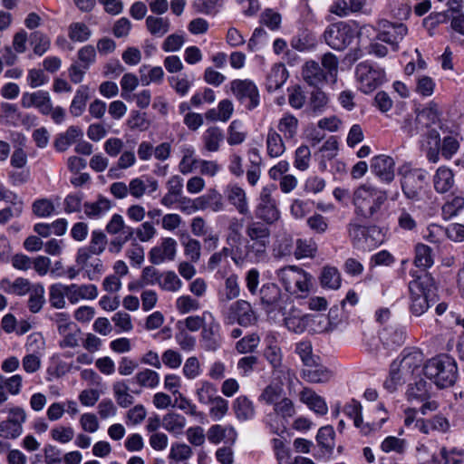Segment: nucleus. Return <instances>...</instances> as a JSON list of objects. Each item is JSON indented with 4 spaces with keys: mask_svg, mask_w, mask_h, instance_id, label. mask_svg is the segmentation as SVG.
Returning a JSON list of instances; mask_svg holds the SVG:
<instances>
[{
    "mask_svg": "<svg viewBox=\"0 0 464 464\" xmlns=\"http://www.w3.org/2000/svg\"><path fill=\"white\" fill-rule=\"evenodd\" d=\"M300 401L317 414L324 415L328 411L325 401L310 388H304L300 394Z\"/></svg>",
    "mask_w": 464,
    "mask_h": 464,
    "instance_id": "27",
    "label": "nucleus"
},
{
    "mask_svg": "<svg viewBox=\"0 0 464 464\" xmlns=\"http://www.w3.org/2000/svg\"><path fill=\"white\" fill-rule=\"evenodd\" d=\"M223 316L227 324L237 323L244 327L254 325L258 320L257 314L252 304L243 299L232 303L223 312Z\"/></svg>",
    "mask_w": 464,
    "mask_h": 464,
    "instance_id": "8",
    "label": "nucleus"
},
{
    "mask_svg": "<svg viewBox=\"0 0 464 464\" xmlns=\"http://www.w3.org/2000/svg\"><path fill=\"white\" fill-rule=\"evenodd\" d=\"M387 199L386 190L368 183L360 185L353 194L355 213L364 219L374 218Z\"/></svg>",
    "mask_w": 464,
    "mask_h": 464,
    "instance_id": "1",
    "label": "nucleus"
},
{
    "mask_svg": "<svg viewBox=\"0 0 464 464\" xmlns=\"http://www.w3.org/2000/svg\"><path fill=\"white\" fill-rule=\"evenodd\" d=\"M134 381L140 387L154 389L160 383V375L157 372L146 368L136 373Z\"/></svg>",
    "mask_w": 464,
    "mask_h": 464,
    "instance_id": "56",
    "label": "nucleus"
},
{
    "mask_svg": "<svg viewBox=\"0 0 464 464\" xmlns=\"http://www.w3.org/2000/svg\"><path fill=\"white\" fill-rule=\"evenodd\" d=\"M67 285L62 283H56L49 287V302L52 307L55 309H63L66 305Z\"/></svg>",
    "mask_w": 464,
    "mask_h": 464,
    "instance_id": "43",
    "label": "nucleus"
},
{
    "mask_svg": "<svg viewBox=\"0 0 464 464\" xmlns=\"http://www.w3.org/2000/svg\"><path fill=\"white\" fill-rule=\"evenodd\" d=\"M434 188L439 193L448 192L454 185V174L446 167H440L433 178Z\"/></svg>",
    "mask_w": 464,
    "mask_h": 464,
    "instance_id": "32",
    "label": "nucleus"
},
{
    "mask_svg": "<svg viewBox=\"0 0 464 464\" xmlns=\"http://www.w3.org/2000/svg\"><path fill=\"white\" fill-rule=\"evenodd\" d=\"M107 244V237L103 232L98 230L92 231L90 246L78 250L79 260L83 263L88 257V254L101 255L105 250Z\"/></svg>",
    "mask_w": 464,
    "mask_h": 464,
    "instance_id": "26",
    "label": "nucleus"
},
{
    "mask_svg": "<svg viewBox=\"0 0 464 464\" xmlns=\"http://www.w3.org/2000/svg\"><path fill=\"white\" fill-rule=\"evenodd\" d=\"M158 189L157 179L151 177H139L130 180L128 191L132 198L140 199L144 195L154 193Z\"/></svg>",
    "mask_w": 464,
    "mask_h": 464,
    "instance_id": "22",
    "label": "nucleus"
},
{
    "mask_svg": "<svg viewBox=\"0 0 464 464\" xmlns=\"http://www.w3.org/2000/svg\"><path fill=\"white\" fill-rule=\"evenodd\" d=\"M356 78L360 89L364 93H370L385 81V72L367 63H361L356 66Z\"/></svg>",
    "mask_w": 464,
    "mask_h": 464,
    "instance_id": "10",
    "label": "nucleus"
},
{
    "mask_svg": "<svg viewBox=\"0 0 464 464\" xmlns=\"http://www.w3.org/2000/svg\"><path fill=\"white\" fill-rule=\"evenodd\" d=\"M234 411L237 418L241 420H246L255 415V409L252 401L246 396H239L234 402Z\"/></svg>",
    "mask_w": 464,
    "mask_h": 464,
    "instance_id": "51",
    "label": "nucleus"
},
{
    "mask_svg": "<svg viewBox=\"0 0 464 464\" xmlns=\"http://www.w3.org/2000/svg\"><path fill=\"white\" fill-rule=\"evenodd\" d=\"M177 241L172 237H165L159 246L150 251V261L154 265H160L166 261H172L177 254Z\"/></svg>",
    "mask_w": 464,
    "mask_h": 464,
    "instance_id": "18",
    "label": "nucleus"
},
{
    "mask_svg": "<svg viewBox=\"0 0 464 464\" xmlns=\"http://www.w3.org/2000/svg\"><path fill=\"white\" fill-rule=\"evenodd\" d=\"M89 99V88L87 86H81L72 101L70 106V112L72 115L78 117L82 115L86 107V102Z\"/></svg>",
    "mask_w": 464,
    "mask_h": 464,
    "instance_id": "54",
    "label": "nucleus"
},
{
    "mask_svg": "<svg viewBox=\"0 0 464 464\" xmlns=\"http://www.w3.org/2000/svg\"><path fill=\"white\" fill-rule=\"evenodd\" d=\"M67 299L75 304L82 300H93L98 296L96 285L71 284L67 285Z\"/></svg>",
    "mask_w": 464,
    "mask_h": 464,
    "instance_id": "24",
    "label": "nucleus"
},
{
    "mask_svg": "<svg viewBox=\"0 0 464 464\" xmlns=\"http://www.w3.org/2000/svg\"><path fill=\"white\" fill-rule=\"evenodd\" d=\"M195 150L192 147L182 149V159L179 164L180 173L186 175L191 173L198 160L194 158Z\"/></svg>",
    "mask_w": 464,
    "mask_h": 464,
    "instance_id": "62",
    "label": "nucleus"
},
{
    "mask_svg": "<svg viewBox=\"0 0 464 464\" xmlns=\"http://www.w3.org/2000/svg\"><path fill=\"white\" fill-rule=\"evenodd\" d=\"M317 250L316 243L313 239H297L295 256L297 259L313 257Z\"/></svg>",
    "mask_w": 464,
    "mask_h": 464,
    "instance_id": "64",
    "label": "nucleus"
},
{
    "mask_svg": "<svg viewBox=\"0 0 464 464\" xmlns=\"http://www.w3.org/2000/svg\"><path fill=\"white\" fill-rule=\"evenodd\" d=\"M184 179L179 175L171 176L166 182V194L160 198V204L171 208L183 195Z\"/></svg>",
    "mask_w": 464,
    "mask_h": 464,
    "instance_id": "23",
    "label": "nucleus"
},
{
    "mask_svg": "<svg viewBox=\"0 0 464 464\" xmlns=\"http://www.w3.org/2000/svg\"><path fill=\"white\" fill-rule=\"evenodd\" d=\"M295 353L299 356L305 367H313L316 365L319 359L313 353V345L310 341H301L295 343Z\"/></svg>",
    "mask_w": 464,
    "mask_h": 464,
    "instance_id": "42",
    "label": "nucleus"
},
{
    "mask_svg": "<svg viewBox=\"0 0 464 464\" xmlns=\"http://www.w3.org/2000/svg\"><path fill=\"white\" fill-rule=\"evenodd\" d=\"M129 386L125 381L115 382L112 385L113 395L119 406L127 408L134 402V397L129 392Z\"/></svg>",
    "mask_w": 464,
    "mask_h": 464,
    "instance_id": "46",
    "label": "nucleus"
},
{
    "mask_svg": "<svg viewBox=\"0 0 464 464\" xmlns=\"http://www.w3.org/2000/svg\"><path fill=\"white\" fill-rule=\"evenodd\" d=\"M276 277L286 292L303 296L310 290L311 276L296 266H286L276 271Z\"/></svg>",
    "mask_w": 464,
    "mask_h": 464,
    "instance_id": "5",
    "label": "nucleus"
},
{
    "mask_svg": "<svg viewBox=\"0 0 464 464\" xmlns=\"http://www.w3.org/2000/svg\"><path fill=\"white\" fill-rule=\"evenodd\" d=\"M285 325L289 331H292L295 334L303 333L308 322L310 321V315L302 314L300 311L296 309H292L289 314L285 317Z\"/></svg>",
    "mask_w": 464,
    "mask_h": 464,
    "instance_id": "36",
    "label": "nucleus"
},
{
    "mask_svg": "<svg viewBox=\"0 0 464 464\" xmlns=\"http://www.w3.org/2000/svg\"><path fill=\"white\" fill-rule=\"evenodd\" d=\"M304 80L312 86L319 87L327 80V73L321 68L318 63L308 61L304 63L302 70Z\"/></svg>",
    "mask_w": 464,
    "mask_h": 464,
    "instance_id": "25",
    "label": "nucleus"
},
{
    "mask_svg": "<svg viewBox=\"0 0 464 464\" xmlns=\"http://www.w3.org/2000/svg\"><path fill=\"white\" fill-rule=\"evenodd\" d=\"M175 205L181 213L186 215H191L198 210H204V206L201 205L200 197L197 198H190L182 195Z\"/></svg>",
    "mask_w": 464,
    "mask_h": 464,
    "instance_id": "58",
    "label": "nucleus"
},
{
    "mask_svg": "<svg viewBox=\"0 0 464 464\" xmlns=\"http://www.w3.org/2000/svg\"><path fill=\"white\" fill-rule=\"evenodd\" d=\"M260 303L266 314L276 310H282V293L274 283L264 284L259 291Z\"/></svg>",
    "mask_w": 464,
    "mask_h": 464,
    "instance_id": "15",
    "label": "nucleus"
},
{
    "mask_svg": "<svg viewBox=\"0 0 464 464\" xmlns=\"http://www.w3.org/2000/svg\"><path fill=\"white\" fill-rule=\"evenodd\" d=\"M92 254H88V257L82 263L79 260V252H77L76 262L82 269H84L87 273L88 278L90 280H94L99 275L102 273L103 265L101 259L99 258H91Z\"/></svg>",
    "mask_w": 464,
    "mask_h": 464,
    "instance_id": "55",
    "label": "nucleus"
},
{
    "mask_svg": "<svg viewBox=\"0 0 464 464\" xmlns=\"http://www.w3.org/2000/svg\"><path fill=\"white\" fill-rule=\"evenodd\" d=\"M21 105L24 108H37L40 112L48 115L52 111V102L47 92L38 91L34 92H24L21 98Z\"/></svg>",
    "mask_w": 464,
    "mask_h": 464,
    "instance_id": "19",
    "label": "nucleus"
},
{
    "mask_svg": "<svg viewBox=\"0 0 464 464\" xmlns=\"http://www.w3.org/2000/svg\"><path fill=\"white\" fill-rule=\"evenodd\" d=\"M428 385V382L424 380L410 384L406 393L408 401L411 403H417L430 399V393Z\"/></svg>",
    "mask_w": 464,
    "mask_h": 464,
    "instance_id": "37",
    "label": "nucleus"
},
{
    "mask_svg": "<svg viewBox=\"0 0 464 464\" xmlns=\"http://www.w3.org/2000/svg\"><path fill=\"white\" fill-rule=\"evenodd\" d=\"M322 287L337 290L341 286L342 279L338 269L334 266H326L323 267L320 276Z\"/></svg>",
    "mask_w": 464,
    "mask_h": 464,
    "instance_id": "39",
    "label": "nucleus"
},
{
    "mask_svg": "<svg viewBox=\"0 0 464 464\" xmlns=\"http://www.w3.org/2000/svg\"><path fill=\"white\" fill-rule=\"evenodd\" d=\"M378 39L392 46L394 51L398 50V44L407 34L408 29L403 24H393L387 20H382L378 24Z\"/></svg>",
    "mask_w": 464,
    "mask_h": 464,
    "instance_id": "13",
    "label": "nucleus"
},
{
    "mask_svg": "<svg viewBox=\"0 0 464 464\" xmlns=\"http://www.w3.org/2000/svg\"><path fill=\"white\" fill-rule=\"evenodd\" d=\"M395 368L394 361L391 365L390 375L384 382V387L391 392H394L398 386L413 379L411 375H404L400 368L397 370Z\"/></svg>",
    "mask_w": 464,
    "mask_h": 464,
    "instance_id": "50",
    "label": "nucleus"
},
{
    "mask_svg": "<svg viewBox=\"0 0 464 464\" xmlns=\"http://www.w3.org/2000/svg\"><path fill=\"white\" fill-rule=\"evenodd\" d=\"M376 412L380 418L378 421H372V423H364L362 420V413L353 418L354 426L359 428L363 434H368L372 430H376L382 428L383 423L387 420V413L382 404L377 406Z\"/></svg>",
    "mask_w": 464,
    "mask_h": 464,
    "instance_id": "31",
    "label": "nucleus"
},
{
    "mask_svg": "<svg viewBox=\"0 0 464 464\" xmlns=\"http://www.w3.org/2000/svg\"><path fill=\"white\" fill-rule=\"evenodd\" d=\"M111 208V203L105 198H100L95 202H85L83 210L90 218H97L107 213Z\"/></svg>",
    "mask_w": 464,
    "mask_h": 464,
    "instance_id": "44",
    "label": "nucleus"
},
{
    "mask_svg": "<svg viewBox=\"0 0 464 464\" xmlns=\"http://www.w3.org/2000/svg\"><path fill=\"white\" fill-rule=\"evenodd\" d=\"M276 340L269 343L264 351V356L275 371H283V353L281 348L275 343Z\"/></svg>",
    "mask_w": 464,
    "mask_h": 464,
    "instance_id": "45",
    "label": "nucleus"
},
{
    "mask_svg": "<svg viewBox=\"0 0 464 464\" xmlns=\"http://www.w3.org/2000/svg\"><path fill=\"white\" fill-rule=\"evenodd\" d=\"M92 35L90 28L82 22L72 23L68 28V36L73 42H85Z\"/></svg>",
    "mask_w": 464,
    "mask_h": 464,
    "instance_id": "60",
    "label": "nucleus"
},
{
    "mask_svg": "<svg viewBox=\"0 0 464 464\" xmlns=\"http://www.w3.org/2000/svg\"><path fill=\"white\" fill-rule=\"evenodd\" d=\"M267 155L278 158L285 151V145L281 134L274 128H269L266 139Z\"/></svg>",
    "mask_w": 464,
    "mask_h": 464,
    "instance_id": "28",
    "label": "nucleus"
},
{
    "mask_svg": "<svg viewBox=\"0 0 464 464\" xmlns=\"http://www.w3.org/2000/svg\"><path fill=\"white\" fill-rule=\"evenodd\" d=\"M439 121V113L436 108L428 107L421 110L415 118V128L411 127L412 121L406 120L405 125L403 126L404 130L410 135L413 136L423 130L426 128H430L432 124H435Z\"/></svg>",
    "mask_w": 464,
    "mask_h": 464,
    "instance_id": "16",
    "label": "nucleus"
},
{
    "mask_svg": "<svg viewBox=\"0 0 464 464\" xmlns=\"http://www.w3.org/2000/svg\"><path fill=\"white\" fill-rule=\"evenodd\" d=\"M186 418L180 414L167 413L162 419V427L171 433L179 434L186 426Z\"/></svg>",
    "mask_w": 464,
    "mask_h": 464,
    "instance_id": "53",
    "label": "nucleus"
},
{
    "mask_svg": "<svg viewBox=\"0 0 464 464\" xmlns=\"http://www.w3.org/2000/svg\"><path fill=\"white\" fill-rule=\"evenodd\" d=\"M256 216L263 220L266 226L274 224L280 218V211L267 188H264L260 194V201L256 209Z\"/></svg>",
    "mask_w": 464,
    "mask_h": 464,
    "instance_id": "14",
    "label": "nucleus"
},
{
    "mask_svg": "<svg viewBox=\"0 0 464 464\" xmlns=\"http://www.w3.org/2000/svg\"><path fill=\"white\" fill-rule=\"evenodd\" d=\"M230 91L237 101L246 111H253L260 105V93L256 83L249 79H236L230 82Z\"/></svg>",
    "mask_w": 464,
    "mask_h": 464,
    "instance_id": "7",
    "label": "nucleus"
},
{
    "mask_svg": "<svg viewBox=\"0 0 464 464\" xmlns=\"http://www.w3.org/2000/svg\"><path fill=\"white\" fill-rule=\"evenodd\" d=\"M234 112V104L228 99L220 101L216 109H210L205 113L207 120L211 121H227Z\"/></svg>",
    "mask_w": 464,
    "mask_h": 464,
    "instance_id": "29",
    "label": "nucleus"
},
{
    "mask_svg": "<svg viewBox=\"0 0 464 464\" xmlns=\"http://www.w3.org/2000/svg\"><path fill=\"white\" fill-rule=\"evenodd\" d=\"M159 285L161 289L169 292H177L182 286V282L172 271L160 274Z\"/></svg>",
    "mask_w": 464,
    "mask_h": 464,
    "instance_id": "63",
    "label": "nucleus"
},
{
    "mask_svg": "<svg viewBox=\"0 0 464 464\" xmlns=\"http://www.w3.org/2000/svg\"><path fill=\"white\" fill-rule=\"evenodd\" d=\"M180 243L184 250V256L191 263H198L201 257V243L188 234H184L180 237Z\"/></svg>",
    "mask_w": 464,
    "mask_h": 464,
    "instance_id": "33",
    "label": "nucleus"
},
{
    "mask_svg": "<svg viewBox=\"0 0 464 464\" xmlns=\"http://www.w3.org/2000/svg\"><path fill=\"white\" fill-rule=\"evenodd\" d=\"M160 274L161 273H160L155 267L146 266L143 268L140 279L137 282L129 285V289L136 290L149 285H154L156 284L159 285Z\"/></svg>",
    "mask_w": 464,
    "mask_h": 464,
    "instance_id": "38",
    "label": "nucleus"
},
{
    "mask_svg": "<svg viewBox=\"0 0 464 464\" xmlns=\"http://www.w3.org/2000/svg\"><path fill=\"white\" fill-rule=\"evenodd\" d=\"M223 138V132L218 127L208 128L202 137L205 150L209 152L218 151Z\"/></svg>",
    "mask_w": 464,
    "mask_h": 464,
    "instance_id": "40",
    "label": "nucleus"
},
{
    "mask_svg": "<svg viewBox=\"0 0 464 464\" xmlns=\"http://www.w3.org/2000/svg\"><path fill=\"white\" fill-rule=\"evenodd\" d=\"M424 374L439 388H447L452 386L457 380V363L447 355L437 356L424 365Z\"/></svg>",
    "mask_w": 464,
    "mask_h": 464,
    "instance_id": "3",
    "label": "nucleus"
},
{
    "mask_svg": "<svg viewBox=\"0 0 464 464\" xmlns=\"http://www.w3.org/2000/svg\"><path fill=\"white\" fill-rule=\"evenodd\" d=\"M429 278H417L409 284L411 293V310L419 316L424 314L434 302L435 293L431 287H429Z\"/></svg>",
    "mask_w": 464,
    "mask_h": 464,
    "instance_id": "6",
    "label": "nucleus"
},
{
    "mask_svg": "<svg viewBox=\"0 0 464 464\" xmlns=\"http://www.w3.org/2000/svg\"><path fill=\"white\" fill-rule=\"evenodd\" d=\"M26 420V412L21 407H13L8 411L6 420L0 421V437L14 440L23 433V424Z\"/></svg>",
    "mask_w": 464,
    "mask_h": 464,
    "instance_id": "12",
    "label": "nucleus"
},
{
    "mask_svg": "<svg viewBox=\"0 0 464 464\" xmlns=\"http://www.w3.org/2000/svg\"><path fill=\"white\" fill-rule=\"evenodd\" d=\"M424 355L417 348L405 349L401 360L395 361V369L401 367L404 375H411L413 379L424 372Z\"/></svg>",
    "mask_w": 464,
    "mask_h": 464,
    "instance_id": "11",
    "label": "nucleus"
},
{
    "mask_svg": "<svg viewBox=\"0 0 464 464\" xmlns=\"http://www.w3.org/2000/svg\"><path fill=\"white\" fill-rule=\"evenodd\" d=\"M379 232L375 227H366L364 226L352 223L348 227V234L354 246L366 248L375 246L371 238V234Z\"/></svg>",
    "mask_w": 464,
    "mask_h": 464,
    "instance_id": "20",
    "label": "nucleus"
},
{
    "mask_svg": "<svg viewBox=\"0 0 464 464\" xmlns=\"http://www.w3.org/2000/svg\"><path fill=\"white\" fill-rule=\"evenodd\" d=\"M355 29L344 22L330 24L324 31V37L326 44L334 50L345 49L353 40Z\"/></svg>",
    "mask_w": 464,
    "mask_h": 464,
    "instance_id": "9",
    "label": "nucleus"
},
{
    "mask_svg": "<svg viewBox=\"0 0 464 464\" xmlns=\"http://www.w3.org/2000/svg\"><path fill=\"white\" fill-rule=\"evenodd\" d=\"M246 242L245 248L253 262H261L267 256L270 244V228L260 221L250 222L246 227Z\"/></svg>",
    "mask_w": 464,
    "mask_h": 464,
    "instance_id": "2",
    "label": "nucleus"
},
{
    "mask_svg": "<svg viewBox=\"0 0 464 464\" xmlns=\"http://www.w3.org/2000/svg\"><path fill=\"white\" fill-rule=\"evenodd\" d=\"M395 161L387 155H378L371 160V169L372 173L382 182L391 183L395 178L394 173Z\"/></svg>",
    "mask_w": 464,
    "mask_h": 464,
    "instance_id": "17",
    "label": "nucleus"
},
{
    "mask_svg": "<svg viewBox=\"0 0 464 464\" xmlns=\"http://www.w3.org/2000/svg\"><path fill=\"white\" fill-rule=\"evenodd\" d=\"M82 136L81 129L71 126L67 130L60 134L54 141V147L58 151H65L79 137Z\"/></svg>",
    "mask_w": 464,
    "mask_h": 464,
    "instance_id": "41",
    "label": "nucleus"
},
{
    "mask_svg": "<svg viewBox=\"0 0 464 464\" xmlns=\"http://www.w3.org/2000/svg\"><path fill=\"white\" fill-rule=\"evenodd\" d=\"M288 77L287 71L283 64H276L271 69L267 77V88L269 91L279 89Z\"/></svg>",
    "mask_w": 464,
    "mask_h": 464,
    "instance_id": "52",
    "label": "nucleus"
},
{
    "mask_svg": "<svg viewBox=\"0 0 464 464\" xmlns=\"http://www.w3.org/2000/svg\"><path fill=\"white\" fill-rule=\"evenodd\" d=\"M145 24L148 32L159 38L164 36L170 29V21L167 17L149 15Z\"/></svg>",
    "mask_w": 464,
    "mask_h": 464,
    "instance_id": "35",
    "label": "nucleus"
},
{
    "mask_svg": "<svg viewBox=\"0 0 464 464\" xmlns=\"http://www.w3.org/2000/svg\"><path fill=\"white\" fill-rule=\"evenodd\" d=\"M208 440L213 444L220 443L225 438L234 442L237 438V431L232 426L212 425L207 432Z\"/></svg>",
    "mask_w": 464,
    "mask_h": 464,
    "instance_id": "34",
    "label": "nucleus"
},
{
    "mask_svg": "<svg viewBox=\"0 0 464 464\" xmlns=\"http://www.w3.org/2000/svg\"><path fill=\"white\" fill-rule=\"evenodd\" d=\"M225 194L227 201L243 216L250 213L246 193L237 184H230L226 188Z\"/></svg>",
    "mask_w": 464,
    "mask_h": 464,
    "instance_id": "21",
    "label": "nucleus"
},
{
    "mask_svg": "<svg viewBox=\"0 0 464 464\" xmlns=\"http://www.w3.org/2000/svg\"><path fill=\"white\" fill-rule=\"evenodd\" d=\"M406 448L407 441L395 436L386 437L381 444V450L385 453L395 452L397 454H403Z\"/></svg>",
    "mask_w": 464,
    "mask_h": 464,
    "instance_id": "61",
    "label": "nucleus"
},
{
    "mask_svg": "<svg viewBox=\"0 0 464 464\" xmlns=\"http://www.w3.org/2000/svg\"><path fill=\"white\" fill-rule=\"evenodd\" d=\"M244 227L243 219L237 218H232L229 220L227 227V234L226 237V242L227 246H236L242 243V228Z\"/></svg>",
    "mask_w": 464,
    "mask_h": 464,
    "instance_id": "48",
    "label": "nucleus"
},
{
    "mask_svg": "<svg viewBox=\"0 0 464 464\" xmlns=\"http://www.w3.org/2000/svg\"><path fill=\"white\" fill-rule=\"evenodd\" d=\"M415 253L414 264L417 267L425 269L433 265V258L430 246L423 244H418L415 248Z\"/></svg>",
    "mask_w": 464,
    "mask_h": 464,
    "instance_id": "59",
    "label": "nucleus"
},
{
    "mask_svg": "<svg viewBox=\"0 0 464 464\" xmlns=\"http://www.w3.org/2000/svg\"><path fill=\"white\" fill-rule=\"evenodd\" d=\"M399 175L404 196L411 201L422 200L427 187V172L422 169L403 165L399 169Z\"/></svg>",
    "mask_w": 464,
    "mask_h": 464,
    "instance_id": "4",
    "label": "nucleus"
},
{
    "mask_svg": "<svg viewBox=\"0 0 464 464\" xmlns=\"http://www.w3.org/2000/svg\"><path fill=\"white\" fill-rule=\"evenodd\" d=\"M200 199L204 210L209 208L213 212H220L225 209L222 195L216 190H211L208 194L201 196Z\"/></svg>",
    "mask_w": 464,
    "mask_h": 464,
    "instance_id": "57",
    "label": "nucleus"
},
{
    "mask_svg": "<svg viewBox=\"0 0 464 464\" xmlns=\"http://www.w3.org/2000/svg\"><path fill=\"white\" fill-rule=\"evenodd\" d=\"M298 120L290 113L283 115L278 121L277 130L281 132L285 140L294 139L297 133Z\"/></svg>",
    "mask_w": 464,
    "mask_h": 464,
    "instance_id": "47",
    "label": "nucleus"
},
{
    "mask_svg": "<svg viewBox=\"0 0 464 464\" xmlns=\"http://www.w3.org/2000/svg\"><path fill=\"white\" fill-rule=\"evenodd\" d=\"M332 376V372L326 367L320 365L317 362L315 366L306 367L302 371L303 379L311 383L326 382Z\"/></svg>",
    "mask_w": 464,
    "mask_h": 464,
    "instance_id": "30",
    "label": "nucleus"
},
{
    "mask_svg": "<svg viewBox=\"0 0 464 464\" xmlns=\"http://www.w3.org/2000/svg\"><path fill=\"white\" fill-rule=\"evenodd\" d=\"M44 293L45 290L43 285H34V288L31 290L29 299L27 301V306L31 313L36 314L42 310L45 304Z\"/></svg>",
    "mask_w": 464,
    "mask_h": 464,
    "instance_id": "49",
    "label": "nucleus"
}]
</instances>
